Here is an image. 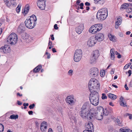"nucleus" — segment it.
Returning <instances> with one entry per match:
<instances>
[{
    "mask_svg": "<svg viewBox=\"0 0 132 132\" xmlns=\"http://www.w3.org/2000/svg\"><path fill=\"white\" fill-rule=\"evenodd\" d=\"M89 107L88 104L84 103L81 108L80 115L83 118L87 119L88 120H90L94 119L95 114L88 110Z\"/></svg>",
    "mask_w": 132,
    "mask_h": 132,
    "instance_id": "f257e3e1",
    "label": "nucleus"
},
{
    "mask_svg": "<svg viewBox=\"0 0 132 132\" xmlns=\"http://www.w3.org/2000/svg\"><path fill=\"white\" fill-rule=\"evenodd\" d=\"M89 99L91 104L96 106L99 103V96L98 93L95 91L91 92L89 96Z\"/></svg>",
    "mask_w": 132,
    "mask_h": 132,
    "instance_id": "f03ea898",
    "label": "nucleus"
},
{
    "mask_svg": "<svg viewBox=\"0 0 132 132\" xmlns=\"http://www.w3.org/2000/svg\"><path fill=\"white\" fill-rule=\"evenodd\" d=\"M37 21L36 17L34 15L31 16L29 19H27L25 21L24 23L26 26L28 28L32 29L35 26Z\"/></svg>",
    "mask_w": 132,
    "mask_h": 132,
    "instance_id": "7ed1b4c3",
    "label": "nucleus"
},
{
    "mask_svg": "<svg viewBox=\"0 0 132 132\" xmlns=\"http://www.w3.org/2000/svg\"><path fill=\"white\" fill-rule=\"evenodd\" d=\"M88 87L90 93L94 90L98 89L100 86L99 82L95 78H91L88 83Z\"/></svg>",
    "mask_w": 132,
    "mask_h": 132,
    "instance_id": "20e7f679",
    "label": "nucleus"
},
{
    "mask_svg": "<svg viewBox=\"0 0 132 132\" xmlns=\"http://www.w3.org/2000/svg\"><path fill=\"white\" fill-rule=\"evenodd\" d=\"M18 37L15 33L13 32L9 35L7 38V41L11 45H13L16 44L18 42Z\"/></svg>",
    "mask_w": 132,
    "mask_h": 132,
    "instance_id": "39448f33",
    "label": "nucleus"
},
{
    "mask_svg": "<svg viewBox=\"0 0 132 132\" xmlns=\"http://www.w3.org/2000/svg\"><path fill=\"white\" fill-rule=\"evenodd\" d=\"M82 56V52L80 49L76 50L74 56V60L76 62H79L81 59Z\"/></svg>",
    "mask_w": 132,
    "mask_h": 132,
    "instance_id": "423d86ee",
    "label": "nucleus"
},
{
    "mask_svg": "<svg viewBox=\"0 0 132 132\" xmlns=\"http://www.w3.org/2000/svg\"><path fill=\"white\" fill-rule=\"evenodd\" d=\"M92 55L90 60L91 63H92L96 61L99 56V51L97 50H95L93 52Z\"/></svg>",
    "mask_w": 132,
    "mask_h": 132,
    "instance_id": "0eeeda50",
    "label": "nucleus"
},
{
    "mask_svg": "<svg viewBox=\"0 0 132 132\" xmlns=\"http://www.w3.org/2000/svg\"><path fill=\"white\" fill-rule=\"evenodd\" d=\"M95 38L94 37L89 38L87 42V46L88 47H92L97 43Z\"/></svg>",
    "mask_w": 132,
    "mask_h": 132,
    "instance_id": "6e6552de",
    "label": "nucleus"
},
{
    "mask_svg": "<svg viewBox=\"0 0 132 132\" xmlns=\"http://www.w3.org/2000/svg\"><path fill=\"white\" fill-rule=\"evenodd\" d=\"M98 70L96 68H92L90 69L89 71V73L90 77H95L98 74Z\"/></svg>",
    "mask_w": 132,
    "mask_h": 132,
    "instance_id": "1a4fd4ad",
    "label": "nucleus"
},
{
    "mask_svg": "<svg viewBox=\"0 0 132 132\" xmlns=\"http://www.w3.org/2000/svg\"><path fill=\"white\" fill-rule=\"evenodd\" d=\"M46 0H38L37 3L38 6L41 10H43L45 9Z\"/></svg>",
    "mask_w": 132,
    "mask_h": 132,
    "instance_id": "9d476101",
    "label": "nucleus"
},
{
    "mask_svg": "<svg viewBox=\"0 0 132 132\" xmlns=\"http://www.w3.org/2000/svg\"><path fill=\"white\" fill-rule=\"evenodd\" d=\"M86 127L87 130H84L83 132H94V128L92 122H90L87 123L86 125Z\"/></svg>",
    "mask_w": 132,
    "mask_h": 132,
    "instance_id": "9b49d317",
    "label": "nucleus"
},
{
    "mask_svg": "<svg viewBox=\"0 0 132 132\" xmlns=\"http://www.w3.org/2000/svg\"><path fill=\"white\" fill-rule=\"evenodd\" d=\"M11 49L10 46L7 45H5L4 46L1 47L0 50L1 52L4 53H7L11 51Z\"/></svg>",
    "mask_w": 132,
    "mask_h": 132,
    "instance_id": "f8f14e48",
    "label": "nucleus"
},
{
    "mask_svg": "<svg viewBox=\"0 0 132 132\" xmlns=\"http://www.w3.org/2000/svg\"><path fill=\"white\" fill-rule=\"evenodd\" d=\"M66 101L67 102L71 105L75 104L76 101L73 97L71 96H68L67 97Z\"/></svg>",
    "mask_w": 132,
    "mask_h": 132,
    "instance_id": "ddd939ff",
    "label": "nucleus"
},
{
    "mask_svg": "<svg viewBox=\"0 0 132 132\" xmlns=\"http://www.w3.org/2000/svg\"><path fill=\"white\" fill-rule=\"evenodd\" d=\"M94 37L97 42V41L100 42L103 41L104 38V36L103 34L100 33L96 35Z\"/></svg>",
    "mask_w": 132,
    "mask_h": 132,
    "instance_id": "4468645a",
    "label": "nucleus"
},
{
    "mask_svg": "<svg viewBox=\"0 0 132 132\" xmlns=\"http://www.w3.org/2000/svg\"><path fill=\"white\" fill-rule=\"evenodd\" d=\"M97 112L98 113H103L105 115H108V112H107V110L105 109V111L103 107L100 106H98L97 107Z\"/></svg>",
    "mask_w": 132,
    "mask_h": 132,
    "instance_id": "2eb2a0df",
    "label": "nucleus"
},
{
    "mask_svg": "<svg viewBox=\"0 0 132 132\" xmlns=\"http://www.w3.org/2000/svg\"><path fill=\"white\" fill-rule=\"evenodd\" d=\"M100 12H97L96 15L97 18L98 20H105L107 17L108 14H100Z\"/></svg>",
    "mask_w": 132,
    "mask_h": 132,
    "instance_id": "dca6fc26",
    "label": "nucleus"
},
{
    "mask_svg": "<svg viewBox=\"0 0 132 132\" xmlns=\"http://www.w3.org/2000/svg\"><path fill=\"white\" fill-rule=\"evenodd\" d=\"M84 28L83 24H81L76 28V32L78 34H80Z\"/></svg>",
    "mask_w": 132,
    "mask_h": 132,
    "instance_id": "f3484780",
    "label": "nucleus"
},
{
    "mask_svg": "<svg viewBox=\"0 0 132 132\" xmlns=\"http://www.w3.org/2000/svg\"><path fill=\"white\" fill-rule=\"evenodd\" d=\"M22 36V39L27 43L29 42L30 41L31 37L29 36L26 33L23 34Z\"/></svg>",
    "mask_w": 132,
    "mask_h": 132,
    "instance_id": "a211bd4d",
    "label": "nucleus"
},
{
    "mask_svg": "<svg viewBox=\"0 0 132 132\" xmlns=\"http://www.w3.org/2000/svg\"><path fill=\"white\" fill-rule=\"evenodd\" d=\"M103 115H104V114H103V113H98V112H97L95 113V114L94 117H95L97 120H101L103 118Z\"/></svg>",
    "mask_w": 132,
    "mask_h": 132,
    "instance_id": "6ab92c4d",
    "label": "nucleus"
},
{
    "mask_svg": "<svg viewBox=\"0 0 132 132\" xmlns=\"http://www.w3.org/2000/svg\"><path fill=\"white\" fill-rule=\"evenodd\" d=\"M89 31L90 33L93 34H96L98 32L95 25L90 27L89 29Z\"/></svg>",
    "mask_w": 132,
    "mask_h": 132,
    "instance_id": "aec40b11",
    "label": "nucleus"
},
{
    "mask_svg": "<svg viewBox=\"0 0 132 132\" xmlns=\"http://www.w3.org/2000/svg\"><path fill=\"white\" fill-rule=\"evenodd\" d=\"M115 52L114 48H112L111 50L110 55L111 56V59L112 60H113L114 59Z\"/></svg>",
    "mask_w": 132,
    "mask_h": 132,
    "instance_id": "412c9836",
    "label": "nucleus"
},
{
    "mask_svg": "<svg viewBox=\"0 0 132 132\" xmlns=\"http://www.w3.org/2000/svg\"><path fill=\"white\" fill-rule=\"evenodd\" d=\"M97 12H100L101 14H108V10L106 8H104L99 10Z\"/></svg>",
    "mask_w": 132,
    "mask_h": 132,
    "instance_id": "4be33fe9",
    "label": "nucleus"
},
{
    "mask_svg": "<svg viewBox=\"0 0 132 132\" xmlns=\"http://www.w3.org/2000/svg\"><path fill=\"white\" fill-rule=\"evenodd\" d=\"M24 27L22 25H20L17 29L18 31L20 33H22L24 32Z\"/></svg>",
    "mask_w": 132,
    "mask_h": 132,
    "instance_id": "5701e85b",
    "label": "nucleus"
},
{
    "mask_svg": "<svg viewBox=\"0 0 132 132\" xmlns=\"http://www.w3.org/2000/svg\"><path fill=\"white\" fill-rule=\"evenodd\" d=\"M98 31L101 30L103 28V25L102 24H95Z\"/></svg>",
    "mask_w": 132,
    "mask_h": 132,
    "instance_id": "b1692460",
    "label": "nucleus"
},
{
    "mask_svg": "<svg viewBox=\"0 0 132 132\" xmlns=\"http://www.w3.org/2000/svg\"><path fill=\"white\" fill-rule=\"evenodd\" d=\"M108 37L110 40L113 42L116 41V37L114 36L109 34H108Z\"/></svg>",
    "mask_w": 132,
    "mask_h": 132,
    "instance_id": "393cba45",
    "label": "nucleus"
},
{
    "mask_svg": "<svg viewBox=\"0 0 132 132\" xmlns=\"http://www.w3.org/2000/svg\"><path fill=\"white\" fill-rule=\"evenodd\" d=\"M108 97L110 98L113 100H114L117 98V96L111 93L109 94Z\"/></svg>",
    "mask_w": 132,
    "mask_h": 132,
    "instance_id": "a878e982",
    "label": "nucleus"
},
{
    "mask_svg": "<svg viewBox=\"0 0 132 132\" xmlns=\"http://www.w3.org/2000/svg\"><path fill=\"white\" fill-rule=\"evenodd\" d=\"M47 123L45 121L42 122L41 125L40 129L42 131H45V129H44V127L46 125Z\"/></svg>",
    "mask_w": 132,
    "mask_h": 132,
    "instance_id": "bb28decb",
    "label": "nucleus"
},
{
    "mask_svg": "<svg viewBox=\"0 0 132 132\" xmlns=\"http://www.w3.org/2000/svg\"><path fill=\"white\" fill-rule=\"evenodd\" d=\"M129 6V5L128 3H125L121 6V9H125L127 8Z\"/></svg>",
    "mask_w": 132,
    "mask_h": 132,
    "instance_id": "cd10ccee",
    "label": "nucleus"
},
{
    "mask_svg": "<svg viewBox=\"0 0 132 132\" xmlns=\"http://www.w3.org/2000/svg\"><path fill=\"white\" fill-rule=\"evenodd\" d=\"M29 6L28 5H27L26 6L24 9L23 12L24 14V15H26V14L28 13L29 11Z\"/></svg>",
    "mask_w": 132,
    "mask_h": 132,
    "instance_id": "c85d7f7f",
    "label": "nucleus"
},
{
    "mask_svg": "<svg viewBox=\"0 0 132 132\" xmlns=\"http://www.w3.org/2000/svg\"><path fill=\"white\" fill-rule=\"evenodd\" d=\"M42 68V66L40 65H38L37 67L35 68L34 70V71L35 72H38L40 70V69Z\"/></svg>",
    "mask_w": 132,
    "mask_h": 132,
    "instance_id": "c756f323",
    "label": "nucleus"
},
{
    "mask_svg": "<svg viewBox=\"0 0 132 132\" xmlns=\"http://www.w3.org/2000/svg\"><path fill=\"white\" fill-rule=\"evenodd\" d=\"M4 1L5 4L8 7H10L11 4L10 0H4Z\"/></svg>",
    "mask_w": 132,
    "mask_h": 132,
    "instance_id": "7c9ffc66",
    "label": "nucleus"
},
{
    "mask_svg": "<svg viewBox=\"0 0 132 132\" xmlns=\"http://www.w3.org/2000/svg\"><path fill=\"white\" fill-rule=\"evenodd\" d=\"M18 118V116L16 115L12 114L10 116V118L11 119H16Z\"/></svg>",
    "mask_w": 132,
    "mask_h": 132,
    "instance_id": "2f4dec72",
    "label": "nucleus"
},
{
    "mask_svg": "<svg viewBox=\"0 0 132 132\" xmlns=\"http://www.w3.org/2000/svg\"><path fill=\"white\" fill-rule=\"evenodd\" d=\"M121 21L122 20L121 17L118 18L117 21L115 23L117 24H117L120 25L121 23Z\"/></svg>",
    "mask_w": 132,
    "mask_h": 132,
    "instance_id": "473e14b6",
    "label": "nucleus"
},
{
    "mask_svg": "<svg viewBox=\"0 0 132 132\" xmlns=\"http://www.w3.org/2000/svg\"><path fill=\"white\" fill-rule=\"evenodd\" d=\"M105 0H100L98 1H97V2H96V3L99 4L101 5H103L105 2Z\"/></svg>",
    "mask_w": 132,
    "mask_h": 132,
    "instance_id": "72a5a7b5",
    "label": "nucleus"
},
{
    "mask_svg": "<svg viewBox=\"0 0 132 132\" xmlns=\"http://www.w3.org/2000/svg\"><path fill=\"white\" fill-rule=\"evenodd\" d=\"M21 7V5L20 4H19L17 7L16 8V10L17 13H18L20 11Z\"/></svg>",
    "mask_w": 132,
    "mask_h": 132,
    "instance_id": "f704fd0d",
    "label": "nucleus"
},
{
    "mask_svg": "<svg viewBox=\"0 0 132 132\" xmlns=\"http://www.w3.org/2000/svg\"><path fill=\"white\" fill-rule=\"evenodd\" d=\"M100 75L101 77H103L105 75V71L102 70L100 71Z\"/></svg>",
    "mask_w": 132,
    "mask_h": 132,
    "instance_id": "c9c22d12",
    "label": "nucleus"
},
{
    "mask_svg": "<svg viewBox=\"0 0 132 132\" xmlns=\"http://www.w3.org/2000/svg\"><path fill=\"white\" fill-rule=\"evenodd\" d=\"M120 132H126L127 130L124 127L120 128L119 129Z\"/></svg>",
    "mask_w": 132,
    "mask_h": 132,
    "instance_id": "e433bc0d",
    "label": "nucleus"
},
{
    "mask_svg": "<svg viewBox=\"0 0 132 132\" xmlns=\"http://www.w3.org/2000/svg\"><path fill=\"white\" fill-rule=\"evenodd\" d=\"M4 129V126L1 124H0V132H3Z\"/></svg>",
    "mask_w": 132,
    "mask_h": 132,
    "instance_id": "4c0bfd02",
    "label": "nucleus"
},
{
    "mask_svg": "<svg viewBox=\"0 0 132 132\" xmlns=\"http://www.w3.org/2000/svg\"><path fill=\"white\" fill-rule=\"evenodd\" d=\"M102 96L101 97L104 100L105 99H106L107 98V97L106 96V94L104 93H103L102 94Z\"/></svg>",
    "mask_w": 132,
    "mask_h": 132,
    "instance_id": "58836bf2",
    "label": "nucleus"
},
{
    "mask_svg": "<svg viewBox=\"0 0 132 132\" xmlns=\"http://www.w3.org/2000/svg\"><path fill=\"white\" fill-rule=\"evenodd\" d=\"M73 72V71L72 70H70L68 71V75L70 76H71L72 75Z\"/></svg>",
    "mask_w": 132,
    "mask_h": 132,
    "instance_id": "ea45409f",
    "label": "nucleus"
},
{
    "mask_svg": "<svg viewBox=\"0 0 132 132\" xmlns=\"http://www.w3.org/2000/svg\"><path fill=\"white\" fill-rule=\"evenodd\" d=\"M115 54L116 55H118L117 56V57L119 59H120L121 57V55H120L119 54V53L117 51L115 52Z\"/></svg>",
    "mask_w": 132,
    "mask_h": 132,
    "instance_id": "a19ab883",
    "label": "nucleus"
},
{
    "mask_svg": "<svg viewBox=\"0 0 132 132\" xmlns=\"http://www.w3.org/2000/svg\"><path fill=\"white\" fill-rule=\"evenodd\" d=\"M120 105L123 106H126V103L124 101L120 103Z\"/></svg>",
    "mask_w": 132,
    "mask_h": 132,
    "instance_id": "79ce46f5",
    "label": "nucleus"
},
{
    "mask_svg": "<svg viewBox=\"0 0 132 132\" xmlns=\"http://www.w3.org/2000/svg\"><path fill=\"white\" fill-rule=\"evenodd\" d=\"M124 101V98L122 96L120 97V98L119 102L120 103Z\"/></svg>",
    "mask_w": 132,
    "mask_h": 132,
    "instance_id": "37998d69",
    "label": "nucleus"
},
{
    "mask_svg": "<svg viewBox=\"0 0 132 132\" xmlns=\"http://www.w3.org/2000/svg\"><path fill=\"white\" fill-rule=\"evenodd\" d=\"M117 121L119 125H120L121 124L122 122L121 120H120L119 119L117 118Z\"/></svg>",
    "mask_w": 132,
    "mask_h": 132,
    "instance_id": "c03bdc74",
    "label": "nucleus"
},
{
    "mask_svg": "<svg viewBox=\"0 0 132 132\" xmlns=\"http://www.w3.org/2000/svg\"><path fill=\"white\" fill-rule=\"evenodd\" d=\"M35 106V104H32L30 105H29V108H30V109H32L34 108Z\"/></svg>",
    "mask_w": 132,
    "mask_h": 132,
    "instance_id": "a18cd8bd",
    "label": "nucleus"
},
{
    "mask_svg": "<svg viewBox=\"0 0 132 132\" xmlns=\"http://www.w3.org/2000/svg\"><path fill=\"white\" fill-rule=\"evenodd\" d=\"M80 6V9H83V6H84V3H81L79 5Z\"/></svg>",
    "mask_w": 132,
    "mask_h": 132,
    "instance_id": "49530a36",
    "label": "nucleus"
},
{
    "mask_svg": "<svg viewBox=\"0 0 132 132\" xmlns=\"http://www.w3.org/2000/svg\"><path fill=\"white\" fill-rule=\"evenodd\" d=\"M114 69H112L110 71V73L112 75L114 73Z\"/></svg>",
    "mask_w": 132,
    "mask_h": 132,
    "instance_id": "de8ad7c7",
    "label": "nucleus"
},
{
    "mask_svg": "<svg viewBox=\"0 0 132 132\" xmlns=\"http://www.w3.org/2000/svg\"><path fill=\"white\" fill-rule=\"evenodd\" d=\"M54 28L55 29H57L58 27L57 26V25L56 24H55L54 26Z\"/></svg>",
    "mask_w": 132,
    "mask_h": 132,
    "instance_id": "09e8293b",
    "label": "nucleus"
},
{
    "mask_svg": "<svg viewBox=\"0 0 132 132\" xmlns=\"http://www.w3.org/2000/svg\"><path fill=\"white\" fill-rule=\"evenodd\" d=\"M119 25H120L117 24H117L115 23V28L116 29H118L119 27Z\"/></svg>",
    "mask_w": 132,
    "mask_h": 132,
    "instance_id": "8fccbe9b",
    "label": "nucleus"
},
{
    "mask_svg": "<svg viewBox=\"0 0 132 132\" xmlns=\"http://www.w3.org/2000/svg\"><path fill=\"white\" fill-rule=\"evenodd\" d=\"M85 5L86 6H89L90 5V3H89V2H87L85 3Z\"/></svg>",
    "mask_w": 132,
    "mask_h": 132,
    "instance_id": "3c124183",
    "label": "nucleus"
},
{
    "mask_svg": "<svg viewBox=\"0 0 132 132\" xmlns=\"http://www.w3.org/2000/svg\"><path fill=\"white\" fill-rule=\"evenodd\" d=\"M128 73L129 74V76H130L131 75V70H129L128 71Z\"/></svg>",
    "mask_w": 132,
    "mask_h": 132,
    "instance_id": "603ef678",
    "label": "nucleus"
},
{
    "mask_svg": "<svg viewBox=\"0 0 132 132\" xmlns=\"http://www.w3.org/2000/svg\"><path fill=\"white\" fill-rule=\"evenodd\" d=\"M125 88L126 89V90H128V87H127V85L125 84Z\"/></svg>",
    "mask_w": 132,
    "mask_h": 132,
    "instance_id": "864d4df0",
    "label": "nucleus"
},
{
    "mask_svg": "<svg viewBox=\"0 0 132 132\" xmlns=\"http://www.w3.org/2000/svg\"><path fill=\"white\" fill-rule=\"evenodd\" d=\"M28 113L29 115H32L33 113V112L32 111H29L28 112Z\"/></svg>",
    "mask_w": 132,
    "mask_h": 132,
    "instance_id": "5fc2aeb1",
    "label": "nucleus"
},
{
    "mask_svg": "<svg viewBox=\"0 0 132 132\" xmlns=\"http://www.w3.org/2000/svg\"><path fill=\"white\" fill-rule=\"evenodd\" d=\"M29 105V104H28V103H24L23 104V105L24 106H28Z\"/></svg>",
    "mask_w": 132,
    "mask_h": 132,
    "instance_id": "6e6d98bb",
    "label": "nucleus"
},
{
    "mask_svg": "<svg viewBox=\"0 0 132 132\" xmlns=\"http://www.w3.org/2000/svg\"><path fill=\"white\" fill-rule=\"evenodd\" d=\"M51 36L52 37L51 39L52 40H54V38L53 37V35H51Z\"/></svg>",
    "mask_w": 132,
    "mask_h": 132,
    "instance_id": "4d7b16f0",
    "label": "nucleus"
},
{
    "mask_svg": "<svg viewBox=\"0 0 132 132\" xmlns=\"http://www.w3.org/2000/svg\"><path fill=\"white\" fill-rule=\"evenodd\" d=\"M129 118L130 119H132V114H130L129 117Z\"/></svg>",
    "mask_w": 132,
    "mask_h": 132,
    "instance_id": "13d9d810",
    "label": "nucleus"
},
{
    "mask_svg": "<svg viewBox=\"0 0 132 132\" xmlns=\"http://www.w3.org/2000/svg\"><path fill=\"white\" fill-rule=\"evenodd\" d=\"M52 51L53 53L56 52V51L55 48H53L52 49Z\"/></svg>",
    "mask_w": 132,
    "mask_h": 132,
    "instance_id": "bf43d9fd",
    "label": "nucleus"
},
{
    "mask_svg": "<svg viewBox=\"0 0 132 132\" xmlns=\"http://www.w3.org/2000/svg\"><path fill=\"white\" fill-rule=\"evenodd\" d=\"M18 104L19 105H21L22 104V103L19 101H17Z\"/></svg>",
    "mask_w": 132,
    "mask_h": 132,
    "instance_id": "052dcab7",
    "label": "nucleus"
},
{
    "mask_svg": "<svg viewBox=\"0 0 132 132\" xmlns=\"http://www.w3.org/2000/svg\"><path fill=\"white\" fill-rule=\"evenodd\" d=\"M119 36L121 37H122L123 36V34L122 33H120L119 34Z\"/></svg>",
    "mask_w": 132,
    "mask_h": 132,
    "instance_id": "680f3d73",
    "label": "nucleus"
},
{
    "mask_svg": "<svg viewBox=\"0 0 132 132\" xmlns=\"http://www.w3.org/2000/svg\"><path fill=\"white\" fill-rule=\"evenodd\" d=\"M80 2V0H77V5H78L79 4Z\"/></svg>",
    "mask_w": 132,
    "mask_h": 132,
    "instance_id": "e2e57ef3",
    "label": "nucleus"
},
{
    "mask_svg": "<svg viewBox=\"0 0 132 132\" xmlns=\"http://www.w3.org/2000/svg\"><path fill=\"white\" fill-rule=\"evenodd\" d=\"M129 66L130 65L127 64L125 66L124 68H125L126 69H127L128 68Z\"/></svg>",
    "mask_w": 132,
    "mask_h": 132,
    "instance_id": "0e129e2a",
    "label": "nucleus"
},
{
    "mask_svg": "<svg viewBox=\"0 0 132 132\" xmlns=\"http://www.w3.org/2000/svg\"><path fill=\"white\" fill-rule=\"evenodd\" d=\"M58 129H59L60 130L59 131L60 132H62V129H61V127H58Z\"/></svg>",
    "mask_w": 132,
    "mask_h": 132,
    "instance_id": "69168bd1",
    "label": "nucleus"
},
{
    "mask_svg": "<svg viewBox=\"0 0 132 132\" xmlns=\"http://www.w3.org/2000/svg\"><path fill=\"white\" fill-rule=\"evenodd\" d=\"M16 4L15 3H14L12 4V5L14 7H15L16 6Z\"/></svg>",
    "mask_w": 132,
    "mask_h": 132,
    "instance_id": "338daca9",
    "label": "nucleus"
},
{
    "mask_svg": "<svg viewBox=\"0 0 132 132\" xmlns=\"http://www.w3.org/2000/svg\"><path fill=\"white\" fill-rule=\"evenodd\" d=\"M48 132H52V129L51 128H49L48 129Z\"/></svg>",
    "mask_w": 132,
    "mask_h": 132,
    "instance_id": "774afa93",
    "label": "nucleus"
}]
</instances>
